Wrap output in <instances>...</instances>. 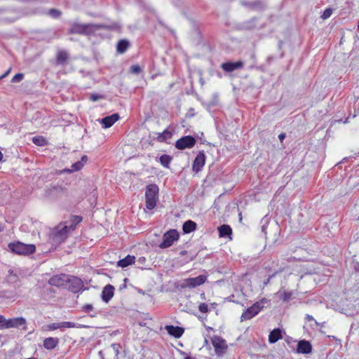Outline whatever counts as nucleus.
<instances>
[{
  "mask_svg": "<svg viewBox=\"0 0 359 359\" xmlns=\"http://www.w3.org/2000/svg\"><path fill=\"white\" fill-rule=\"evenodd\" d=\"M69 180H59L56 184H51L50 187L46 189V196L52 201L61 203H73L75 197V189L69 187Z\"/></svg>",
  "mask_w": 359,
  "mask_h": 359,
  "instance_id": "1",
  "label": "nucleus"
},
{
  "mask_svg": "<svg viewBox=\"0 0 359 359\" xmlns=\"http://www.w3.org/2000/svg\"><path fill=\"white\" fill-rule=\"evenodd\" d=\"M121 28V25L117 22H112L109 24H81L79 22H74L68 29V33L71 34L90 36L94 35L97 31L100 29H105L108 31H116L119 30Z\"/></svg>",
  "mask_w": 359,
  "mask_h": 359,
  "instance_id": "2",
  "label": "nucleus"
},
{
  "mask_svg": "<svg viewBox=\"0 0 359 359\" xmlns=\"http://www.w3.org/2000/svg\"><path fill=\"white\" fill-rule=\"evenodd\" d=\"M158 187L156 184H150L147 186L145 191V203L148 210H153L158 198Z\"/></svg>",
  "mask_w": 359,
  "mask_h": 359,
  "instance_id": "3",
  "label": "nucleus"
},
{
  "mask_svg": "<svg viewBox=\"0 0 359 359\" xmlns=\"http://www.w3.org/2000/svg\"><path fill=\"white\" fill-rule=\"evenodd\" d=\"M8 248L16 255H29L35 252L36 247L33 244H25L20 241L10 243Z\"/></svg>",
  "mask_w": 359,
  "mask_h": 359,
  "instance_id": "4",
  "label": "nucleus"
},
{
  "mask_svg": "<svg viewBox=\"0 0 359 359\" xmlns=\"http://www.w3.org/2000/svg\"><path fill=\"white\" fill-rule=\"evenodd\" d=\"M68 230L67 227L59 225L55 228L54 231L50 235L49 241L53 245H58L63 243L68 236Z\"/></svg>",
  "mask_w": 359,
  "mask_h": 359,
  "instance_id": "5",
  "label": "nucleus"
},
{
  "mask_svg": "<svg viewBox=\"0 0 359 359\" xmlns=\"http://www.w3.org/2000/svg\"><path fill=\"white\" fill-rule=\"evenodd\" d=\"M180 238V233L177 229H170L163 235L162 242L159 244V248L165 249L172 246L175 241Z\"/></svg>",
  "mask_w": 359,
  "mask_h": 359,
  "instance_id": "6",
  "label": "nucleus"
},
{
  "mask_svg": "<svg viewBox=\"0 0 359 359\" xmlns=\"http://www.w3.org/2000/svg\"><path fill=\"white\" fill-rule=\"evenodd\" d=\"M196 139L191 135H185L177 140L175 147L179 150L191 149L196 144Z\"/></svg>",
  "mask_w": 359,
  "mask_h": 359,
  "instance_id": "7",
  "label": "nucleus"
},
{
  "mask_svg": "<svg viewBox=\"0 0 359 359\" xmlns=\"http://www.w3.org/2000/svg\"><path fill=\"white\" fill-rule=\"evenodd\" d=\"M263 307L264 306L261 305L260 302H255L251 306L244 311L241 316V320L243 321L252 318L258 314V313L263 309Z\"/></svg>",
  "mask_w": 359,
  "mask_h": 359,
  "instance_id": "8",
  "label": "nucleus"
},
{
  "mask_svg": "<svg viewBox=\"0 0 359 359\" xmlns=\"http://www.w3.org/2000/svg\"><path fill=\"white\" fill-rule=\"evenodd\" d=\"M83 287L82 280L76 276L69 275L67 283L65 288L68 290L76 293L79 292Z\"/></svg>",
  "mask_w": 359,
  "mask_h": 359,
  "instance_id": "9",
  "label": "nucleus"
},
{
  "mask_svg": "<svg viewBox=\"0 0 359 359\" xmlns=\"http://www.w3.org/2000/svg\"><path fill=\"white\" fill-rule=\"evenodd\" d=\"M212 344L215 348L216 355H222L227 350V345L226 341L219 336H214L212 338Z\"/></svg>",
  "mask_w": 359,
  "mask_h": 359,
  "instance_id": "10",
  "label": "nucleus"
},
{
  "mask_svg": "<svg viewBox=\"0 0 359 359\" xmlns=\"http://www.w3.org/2000/svg\"><path fill=\"white\" fill-rule=\"evenodd\" d=\"M5 327L6 329L8 328H20L22 327L23 330H27V320L23 317H18L9 318L6 320V324L5 325Z\"/></svg>",
  "mask_w": 359,
  "mask_h": 359,
  "instance_id": "11",
  "label": "nucleus"
},
{
  "mask_svg": "<svg viewBox=\"0 0 359 359\" xmlns=\"http://www.w3.org/2000/svg\"><path fill=\"white\" fill-rule=\"evenodd\" d=\"M205 160L206 156L204 151H200L194 160L192 164V170L196 173L201 171L205 163Z\"/></svg>",
  "mask_w": 359,
  "mask_h": 359,
  "instance_id": "12",
  "label": "nucleus"
},
{
  "mask_svg": "<svg viewBox=\"0 0 359 359\" xmlns=\"http://www.w3.org/2000/svg\"><path fill=\"white\" fill-rule=\"evenodd\" d=\"M68 278H69V275H67V274H65V273L57 274V275H55V276H52L48 280V283L53 286L64 287L65 288Z\"/></svg>",
  "mask_w": 359,
  "mask_h": 359,
  "instance_id": "13",
  "label": "nucleus"
},
{
  "mask_svg": "<svg viewBox=\"0 0 359 359\" xmlns=\"http://www.w3.org/2000/svg\"><path fill=\"white\" fill-rule=\"evenodd\" d=\"M313 347L311 342L306 339H302L297 342L296 352L302 354L312 353Z\"/></svg>",
  "mask_w": 359,
  "mask_h": 359,
  "instance_id": "14",
  "label": "nucleus"
},
{
  "mask_svg": "<svg viewBox=\"0 0 359 359\" xmlns=\"http://www.w3.org/2000/svg\"><path fill=\"white\" fill-rule=\"evenodd\" d=\"M120 116L117 113L104 116L102 118H98L97 121L102 124L103 128H109L111 127L118 119Z\"/></svg>",
  "mask_w": 359,
  "mask_h": 359,
  "instance_id": "15",
  "label": "nucleus"
},
{
  "mask_svg": "<svg viewBox=\"0 0 359 359\" xmlns=\"http://www.w3.org/2000/svg\"><path fill=\"white\" fill-rule=\"evenodd\" d=\"M207 279L206 276L200 275L195 278H189L184 280L185 285L184 287H187L189 288H194L198 286L203 285Z\"/></svg>",
  "mask_w": 359,
  "mask_h": 359,
  "instance_id": "16",
  "label": "nucleus"
},
{
  "mask_svg": "<svg viewBox=\"0 0 359 359\" xmlns=\"http://www.w3.org/2000/svg\"><path fill=\"white\" fill-rule=\"evenodd\" d=\"M244 66L243 62L238 60L236 62L228 61L221 65V68L226 72H232L236 69H242Z\"/></svg>",
  "mask_w": 359,
  "mask_h": 359,
  "instance_id": "17",
  "label": "nucleus"
},
{
  "mask_svg": "<svg viewBox=\"0 0 359 359\" xmlns=\"http://www.w3.org/2000/svg\"><path fill=\"white\" fill-rule=\"evenodd\" d=\"M114 287L110 284H108L106 286H104L102 291V300L105 303H108L114 297Z\"/></svg>",
  "mask_w": 359,
  "mask_h": 359,
  "instance_id": "18",
  "label": "nucleus"
},
{
  "mask_svg": "<svg viewBox=\"0 0 359 359\" xmlns=\"http://www.w3.org/2000/svg\"><path fill=\"white\" fill-rule=\"evenodd\" d=\"M165 329L170 336L177 339L181 337L184 332L183 327L172 325H165Z\"/></svg>",
  "mask_w": 359,
  "mask_h": 359,
  "instance_id": "19",
  "label": "nucleus"
},
{
  "mask_svg": "<svg viewBox=\"0 0 359 359\" xmlns=\"http://www.w3.org/2000/svg\"><path fill=\"white\" fill-rule=\"evenodd\" d=\"M83 217L78 215H71L69 221L65 222L64 227H67L68 232L75 229L77 224L81 222Z\"/></svg>",
  "mask_w": 359,
  "mask_h": 359,
  "instance_id": "20",
  "label": "nucleus"
},
{
  "mask_svg": "<svg viewBox=\"0 0 359 359\" xmlns=\"http://www.w3.org/2000/svg\"><path fill=\"white\" fill-rule=\"evenodd\" d=\"M69 54L65 50H59L56 55L55 63L57 65L65 66L67 64Z\"/></svg>",
  "mask_w": 359,
  "mask_h": 359,
  "instance_id": "21",
  "label": "nucleus"
},
{
  "mask_svg": "<svg viewBox=\"0 0 359 359\" xmlns=\"http://www.w3.org/2000/svg\"><path fill=\"white\" fill-rule=\"evenodd\" d=\"M283 330L280 328L273 329L269 335V342L270 344H274L279 339L283 338Z\"/></svg>",
  "mask_w": 359,
  "mask_h": 359,
  "instance_id": "22",
  "label": "nucleus"
},
{
  "mask_svg": "<svg viewBox=\"0 0 359 359\" xmlns=\"http://www.w3.org/2000/svg\"><path fill=\"white\" fill-rule=\"evenodd\" d=\"M59 344V339L57 337H48L43 340V346L47 350L54 349Z\"/></svg>",
  "mask_w": 359,
  "mask_h": 359,
  "instance_id": "23",
  "label": "nucleus"
},
{
  "mask_svg": "<svg viewBox=\"0 0 359 359\" xmlns=\"http://www.w3.org/2000/svg\"><path fill=\"white\" fill-rule=\"evenodd\" d=\"M220 238H227L232 234V229L228 224H222L217 228Z\"/></svg>",
  "mask_w": 359,
  "mask_h": 359,
  "instance_id": "24",
  "label": "nucleus"
},
{
  "mask_svg": "<svg viewBox=\"0 0 359 359\" xmlns=\"http://www.w3.org/2000/svg\"><path fill=\"white\" fill-rule=\"evenodd\" d=\"M135 257L133 255H127L123 259H120L117 262V266L121 268H126L130 265H132L135 263Z\"/></svg>",
  "mask_w": 359,
  "mask_h": 359,
  "instance_id": "25",
  "label": "nucleus"
},
{
  "mask_svg": "<svg viewBox=\"0 0 359 359\" xmlns=\"http://www.w3.org/2000/svg\"><path fill=\"white\" fill-rule=\"evenodd\" d=\"M196 228V223L191 219L186 221L182 225V231L184 234L194 231Z\"/></svg>",
  "mask_w": 359,
  "mask_h": 359,
  "instance_id": "26",
  "label": "nucleus"
},
{
  "mask_svg": "<svg viewBox=\"0 0 359 359\" xmlns=\"http://www.w3.org/2000/svg\"><path fill=\"white\" fill-rule=\"evenodd\" d=\"M130 41L127 39H121L116 44V52L120 54L124 53L130 47Z\"/></svg>",
  "mask_w": 359,
  "mask_h": 359,
  "instance_id": "27",
  "label": "nucleus"
},
{
  "mask_svg": "<svg viewBox=\"0 0 359 359\" xmlns=\"http://www.w3.org/2000/svg\"><path fill=\"white\" fill-rule=\"evenodd\" d=\"M157 137L156 140L159 142H166L172 136V133L168 129L164 130L162 133H156Z\"/></svg>",
  "mask_w": 359,
  "mask_h": 359,
  "instance_id": "28",
  "label": "nucleus"
},
{
  "mask_svg": "<svg viewBox=\"0 0 359 359\" xmlns=\"http://www.w3.org/2000/svg\"><path fill=\"white\" fill-rule=\"evenodd\" d=\"M172 156L168 154H163L158 158V162L165 168H170V164L172 161Z\"/></svg>",
  "mask_w": 359,
  "mask_h": 359,
  "instance_id": "29",
  "label": "nucleus"
},
{
  "mask_svg": "<svg viewBox=\"0 0 359 359\" xmlns=\"http://www.w3.org/2000/svg\"><path fill=\"white\" fill-rule=\"evenodd\" d=\"M32 142L39 147H43L48 144L47 140L43 136H35L32 138Z\"/></svg>",
  "mask_w": 359,
  "mask_h": 359,
  "instance_id": "30",
  "label": "nucleus"
},
{
  "mask_svg": "<svg viewBox=\"0 0 359 359\" xmlns=\"http://www.w3.org/2000/svg\"><path fill=\"white\" fill-rule=\"evenodd\" d=\"M245 5L251 9H263L264 6L261 1H255L245 3Z\"/></svg>",
  "mask_w": 359,
  "mask_h": 359,
  "instance_id": "31",
  "label": "nucleus"
},
{
  "mask_svg": "<svg viewBox=\"0 0 359 359\" xmlns=\"http://www.w3.org/2000/svg\"><path fill=\"white\" fill-rule=\"evenodd\" d=\"M83 167V163L82 161H77L72 165V170L65 169L64 172H72V171H79Z\"/></svg>",
  "mask_w": 359,
  "mask_h": 359,
  "instance_id": "32",
  "label": "nucleus"
},
{
  "mask_svg": "<svg viewBox=\"0 0 359 359\" xmlns=\"http://www.w3.org/2000/svg\"><path fill=\"white\" fill-rule=\"evenodd\" d=\"M48 14L53 18H58L61 16L62 12L55 8H51L48 11Z\"/></svg>",
  "mask_w": 359,
  "mask_h": 359,
  "instance_id": "33",
  "label": "nucleus"
},
{
  "mask_svg": "<svg viewBox=\"0 0 359 359\" xmlns=\"http://www.w3.org/2000/svg\"><path fill=\"white\" fill-rule=\"evenodd\" d=\"M142 68L138 65H134L130 67V72L134 74L138 75L142 72Z\"/></svg>",
  "mask_w": 359,
  "mask_h": 359,
  "instance_id": "34",
  "label": "nucleus"
},
{
  "mask_svg": "<svg viewBox=\"0 0 359 359\" xmlns=\"http://www.w3.org/2000/svg\"><path fill=\"white\" fill-rule=\"evenodd\" d=\"M332 12H333V9L331 8H327L323 13L321 15V18L323 19V20H326L327 18H329L331 15L332 14Z\"/></svg>",
  "mask_w": 359,
  "mask_h": 359,
  "instance_id": "35",
  "label": "nucleus"
},
{
  "mask_svg": "<svg viewBox=\"0 0 359 359\" xmlns=\"http://www.w3.org/2000/svg\"><path fill=\"white\" fill-rule=\"evenodd\" d=\"M24 79V74L22 73L16 74L11 79L12 83H19Z\"/></svg>",
  "mask_w": 359,
  "mask_h": 359,
  "instance_id": "36",
  "label": "nucleus"
},
{
  "mask_svg": "<svg viewBox=\"0 0 359 359\" xmlns=\"http://www.w3.org/2000/svg\"><path fill=\"white\" fill-rule=\"evenodd\" d=\"M72 327H78L76 323L73 322H61V328H72Z\"/></svg>",
  "mask_w": 359,
  "mask_h": 359,
  "instance_id": "37",
  "label": "nucleus"
},
{
  "mask_svg": "<svg viewBox=\"0 0 359 359\" xmlns=\"http://www.w3.org/2000/svg\"><path fill=\"white\" fill-rule=\"evenodd\" d=\"M292 295V292H285V291L283 293V294L280 296V299L283 302H288L291 299Z\"/></svg>",
  "mask_w": 359,
  "mask_h": 359,
  "instance_id": "38",
  "label": "nucleus"
},
{
  "mask_svg": "<svg viewBox=\"0 0 359 359\" xmlns=\"http://www.w3.org/2000/svg\"><path fill=\"white\" fill-rule=\"evenodd\" d=\"M285 342L288 344L290 348L294 350V344L297 342L296 340H294L292 337H287Z\"/></svg>",
  "mask_w": 359,
  "mask_h": 359,
  "instance_id": "39",
  "label": "nucleus"
},
{
  "mask_svg": "<svg viewBox=\"0 0 359 359\" xmlns=\"http://www.w3.org/2000/svg\"><path fill=\"white\" fill-rule=\"evenodd\" d=\"M198 309L201 313H207L209 311L208 306L205 303H201Z\"/></svg>",
  "mask_w": 359,
  "mask_h": 359,
  "instance_id": "40",
  "label": "nucleus"
},
{
  "mask_svg": "<svg viewBox=\"0 0 359 359\" xmlns=\"http://www.w3.org/2000/svg\"><path fill=\"white\" fill-rule=\"evenodd\" d=\"M8 273L10 274L9 280L11 283H16L18 280V276L15 273H13V270H9Z\"/></svg>",
  "mask_w": 359,
  "mask_h": 359,
  "instance_id": "41",
  "label": "nucleus"
},
{
  "mask_svg": "<svg viewBox=\"0 0 359 359\" xmlns=\"http://www.w3.org/2000/svg\"><path fill=\"white\" fill-rule=\"evenodd\" d=\"M102 98H104L103 95H102L100 94H97V93L90 94V100L93 102L98 101L99 100L102 99Z\"/></svg>",
  "mask_w": 359,
  "mask_h": 359,
  "instance_id": "42",
  "label": "nucleus"
},
{
  "mask_svg": "<svg viewBox=\"0 0 359 359\" xmlns=\"http://www.w3.org/2000/svg\"><path fill=\"white\" fill-rule=\"evenodd\" d=\"M94 308L92 304H85L83 308L82 311L85 313H90V311H93Z\"/></svg>",
  "mask_w": 359,
  "mask_h": 359,
  "instance_id": "43",
  "label": "nucleus"
},
{
  "mask_svg": "<svg viewBox=\"0 0 359 359\" xmlns=\"http://www.w3.org/2000/svg\"><path fill=\"white\" fill-rule=\"evenodd\" d=\"M61 328V323H53L48 325V329L50 330H55Z\"/></svg>",
  "mask_w": 359,
  "mask_h": 359,
  "instance_id": "44",
  "label": "nucleus"
},
{
  "mask_svg": "<svg viewBox=\"0 0 359 359\" xmlns=\"http://www.w3.org/2000/svg\"><path fill=\"white\" fill-rule=\"evenodd\" d=\"M111 347L113 348L114 351L116 353V356H118L119 354V349L121 348L120 344H112Z\"/></svg>",
  "mask_w": 359,
  "mask_h": 359,
  "instance_id": "45",
  "label": "nucleus"
},
{
  "mask_svg": "<svg viewBox=\"0 0 359 359\" xmlns=\"http://www.w3.org/2000/svg\"><path fill=\"white\" fill-rule=\"evenodd\" d=\"M6 320H8V319H6L4 316L0 315V328L1 329H6V327H5V325L6 324Z\"/></svg>",
  "mask_w": 359,
  "mask_h": 359,
  "instance_id": "46",
  "label": "nucleus"
},
{
  "mask_svg": "<svg viewBox=\"0 0 359 359\" xmlns=\"http://www.w3.org/2000/svg\"><path fill=\"white\" fill-rule=\"evenodd\" d=\"M305 319H306V320H308V321H314V323H315V325H320V323H318V322H317V321L313 318V317L312 316L309 315V314H306V315Z\"/></svg>",
  "mask_w": 359,
  "mask_h": 359,
  "instance_id": "47",
  "label": "nucleus"
},
{
  "mask_svg": "<svg viewBox=\"0 0 359 359\" xmlns=\"http://www.w3.org/2000/svg\"><path fill=\"white\" fill-rule=\"evenodd\" d=\"M128 279L127 278H124V280H123V282H124V283H123V284H122V285H121L119 286L118 290H119L120 291H122L123 290H124V289H126V287H127V286H126V283H127V281H128Z\"/></svg>",
  "mask_w": 359,
  "mask_h": 359,
  "instance_id": "48",
  "label": "nucleus"
},
{
  "mask_svg": "<svg viewBox=\"0 0 359 359\" xmlns=\"http://www.w3.org/2000/svg\"><path fill=\"white\" fill-rule=\"evenodd\" d=\"M145 262H146V258L144 257H139V259H137V263L140 264H144Z\"/></svg>",
  "mask_w": 359,
  "mask_h": 359,
  "instance_id": "49",
  "label": "nucleus"
},
{
  "mask_svg": "<svg viewBox=\"0 0 359 359\" xmlns=\"http://www.w3.org/2000/svg\"><path fill=\"white\" fill-rule=\"evenodd\" d=\"M10 72H11V68L9 69H8L3 75H1L0 76V79H2L6 77L8 75V74L10 73Z\"/></svg>",
  "mask_w": 359,
  "mask_h": 359,
  "instance_id": "50",
  "label": "nucleus"
},
{
  "mask_svg": "<svg viewBox=\"0 0 359 359\" xmlns=\"http://www.w3.org/2000/svg\"><path fill=\"white\" fill-rule=\"evenodd\" d=\"M286 135L285 133H280L279 135H278V138L280 140V142H283V140L285 138Z\"/></svg>",
  "mask_w": 359,
  "mask_h": 359,
  "instance_id": "51",
  "label": "nucleus"
},
{
  "mask_svg": "<svg viewBox=\"0 0 359 359\" xmlns=\"http://www.w3.org/2000/svg\"><path fill=\"white\" fill-rule=\"evenodd\" d=\"M275 276V273H273V275L270 276L264 283V284L266 285H267L269 282H270V280L272 277H273Z\"/></svg>",
  "mask_w": 359,
  "mask_h": 359,
  "instance_id": "52",
  "label": "nucleus"
},
{
  "mask_svg": "<svg viewBox=\"0 0 359 359\" xmlns=\"http://www.w3.org/2000/svg\"><path fill=\"white\" fill-rule=\"evenodd\" d=\"M88 161V157H87V156L83 155V156L81 157V161H82V162L83 163V164H84L85 163H86V161Z\"/></svg>",
  "mask_w": 359,
  "mask_h": 359,
  "instance_id": "53",
  "label": "nucleus"
},
{
  "mask_svg": "<svg viewBox=\"0 0 359 359\" xmlns=\"http://www.w3.org/2000/svg\"><path fill=\"white\" fill-rule=\"evenodd\" d=\"M266 224H264L262 226V231L264 233V234H266Z\"/></svg>",
  "mask_w": 359,
  "mask_h": 359,
  "instance_id": "54",
  "label": "nucleus"
},
{
  "mask_svg": "<svg viewBox=\"0 0 359 359\" xmlns=\"http://www.w3.org/2000/svg\"><path fill=\"white\" fill-rule=\"evenodd\" d=\"M21 1H24V2H34V3L41 2V0H21Z\"/></svg>",
  "mask_w": 359,
  "mask_h": 359,
  "instance_id": "55",
  "label": "nucleus"
},
{
  "mask_svg": "<svg viewBox=\"0 0 359 359\" xmlns=\"http://www.w3.org/2000/svg\"><path fill=\"white\" fill-rule=\"evenodd\" d=\"M354 269L355 271L359 272V263L357 262L354 266Z\"/></svg>",
  "mask_w": 359,
  "mask_h": 359,
  "instance_id": "56",
  "label": "nucleus"
},
{
  "mask_svg": "<svg viewBox=\"0 0 359 359\" xmlns=\"http://www.w3.org/2000/svg\"><path fill=\"white\" fill-rule=\"evenodd\" d=\"M180 255L184 256V255L187 254V250H182V251L180 252Z\"/></svg>",
  "mask_w": 359,
  "mask_h": 359,
  "instance_id": "57",
  "label": "nucleus"
},
{
  "mask_svg": "<svg viewBox=\"0 0 359 359\" xmlns=\"http://www.w3.org/2000/svg\"><path fill=\"white\" fill-rule=\"evenodd\" d=\"M184 359H194L193 357L189 355H186V356L184 358Z\"/></svg>",
  "mask_w": 359,
  "mask_h": 359,
  "instance_id": "58",
  "label": "nucleus"
},
{
  "mask_svg": "<svg viewBox=\"0 0 359 359\" xmlns=\"http://www.w3.org/2000/svg\"><path fill=\"white\" fill-rule=\"evenodd\" d=\"M97 312H95V313H92V314H90V316L91 318H94V317H95L97 316Z\"/></svg>",
  "mask_w": 359,
  "mask_h": 359,
  "instance_id": "59",
  "label": "nucleus"
},
{
  "mask_svg": "<svg viewBox=\"0 0 359 359\" xmlns=\"http://www.w3.org/2000/svg\"><path fill=\"white\" fill-rule=\"evenodd\" d=\"M196 255H195L191 256V257H190V260H191V261L194 260V259L196 258Z\"/></svg>",
  "mask_w": 359,
  "mask_h": 359,
  "instance_id": "60",
  "label": "nucleus"
},
{
  "mask_svg": "<svg viewBox=\"0 0 359 359\" xmlns=\"http://www.w3.org/2000/svg\"><path fill=\"white\" fill-rule=\"evenodd\" d=\"M180 353H181V355H184V357L186 356V355H187L185 352L182 351H180Z\"/></svg>",
  "mask_w": 359,
  "mask_h": 359,
  "instance_id": "61",
  "label": "nucleus"
},
{
  "mask_svg": "<svg viewBox=\"0 0 359 359\" xmlns=\"http://www.w3.org/2000/svg\"><path fill=\"white\" fill-rule=\"evenodd\" d=\"M2 158H3V154L0 151V161L2 160Z\"/></svg>",
  "mask_w": 359,
  "mask_h": 359,
  "instance_id": "62",
  "label": "nucleus"
},
{
  "mask_svg": "<svg viewBox=\"0 0 359 359\" xmlns=\"http://www.w3.org/2000/svg\"><path fill=\"white\" fill-rule=\"evenodd\" d=\"M232 297H233V296L229 297H228L229 301H230V302H231V301L233 302V300H232V299H231Z\"/></svg>",
  "mask_w": 359,
  "mask_h": 359,
  "instance_id": "63",
  "label": "nucleus"
},
{
  "mask_svg": "<svg viewBox=\"0 0 359 359\" xmlns=\"http://www.w3.org/2000/svg\"><path fill=\"white\" fill-rule=\"evenodd\" d=\"M324 324H325V323H320V325L318 326L323 327L324 325Z\"/></svg>",
  "mask_w": 359,
  "mask_h": 359,
  "instance_id": "64",
  "label": "nucleus"
}]
</instances>
